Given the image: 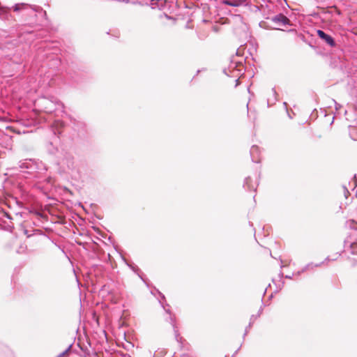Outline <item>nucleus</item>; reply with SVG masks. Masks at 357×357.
Masks as SVG:
<instances>
[{"label":"nucleus","mask_w":357,"mask_h":357,"mask_svg":"<svg viewBox=\"0 0 357 357\" xmlns=\"http://www.w3.org/2000/svg\"><path fill=\"white\" fill-rule=\"evenodd\" d=\"M271 91H272V93H273L274 95H275V94H276V91H275V90L274 89H271Z\"/></svg>","instance_id":"nucleus-9"},{"label":"nucleus","mask_w":357,"mask_h":357,"mask_svg":"<svg viewBox=\"0 0 357 357\" xmlns=\"http://www.w3.org/2000/svg\"><path fill=\"white\" fill-rule=\"evenodd\" d=\"M317 33L319 37L324 40L328 45L331 47L335 46V40L331 36L326 34L322 30H317Z\"/></svg>","instance_id":"nucleus-1"},{"label":"nucleus","mask_w":357,"mask_h":357,"mask_svg":"<svg viewBox=\"0 0 357 357\" xmlns=\"http://www.w3.org/2000/svg\"><path fill=\"white\" fill-rule=\"evenodd\" d=\"M69 349H70V347H69L68 349H66L64 352H63L62 354H61L59 356V357H61V356H64V355H65V354L68 351V350H69Z\"/></svg>","instance_id":"nucleus-7"},{"label":"nucleus","mask_w":357,"mask_h":357,"mask_svg":"<svg viewBox=\"0 0 357 357\" xmlns=\"http://www.w3.org/2000/svg\"><path fill=\"white\" fill-rule=\"evenodd\" d=\"M273 21L276 23H279L280 24L285 25V24H288L289 19L287 17H285L284 15L280 14V15L275 16L273 18Z\"/></svg>","instance_id":"nucleus-2"},{"label":"nucleus","mask_w":357,"mask_h":357,"mask_svg":"<svg viewBox=\"0 0 357 357\" xmlns=\"http://www.w3.org/2000/svg\"><path fill=\"white\" fill-rule=\"evenodd\" d=\"M258 147L257 146H252L250 149V153L251 155L253 157L254 154L257 153L258 152Z\"/></svg>","instance_id":"nucleus-5"},{"label":"nucleus","mask_w":357,"mask_h":357,"mask_svg":"<svg viewBox=\"0 0 357 357\" xmlns=\"http://www.w3.org/2000/svg\"><path fill=\"white\" fill-rule=\"evenodd\" d=\"M222 3L225 5H228L230 6L237 7L239 6L241 3L240 1L238 0H224Z\"/></svg>","instance_id":"nucleus-3"},{"label":"nucleus","mask_w":357,"mask_h":357,"mask_svg":"<svg viewBox=\"0 0 357 357\" xmlns=\"http://www.w3.org/2000/svg\"><path fill=\"white\" fill-rule=\"evenodd\" d=\"M24 6V3H17V4H15V5L14 6V7H13V10H14V11L17 12V11H19L20 10H21V9H22V8Z\"/></svg>","instance_id":"nucleus-4"},{"label":"nucleus","mask_w":357,"mask_h":357,"mask_svg":"<svg viewBox=\"0 0 357 357\" xmlns=\"http://www.w3.org/2000/svg\"><path fill=\"white\" fill-rule=\"evenodd\" d=\"M6 12V10H5V8H0V15L4 14Z\"/></svg>","instance_id":"nucleus-6"},{"label":"nucleus","mask_w":357,"mask_h":357,"mask_svg":"<svg viewBox=\"0 0 357 357\" xmlns=\"http://www.w3.org/2000/svg\"><path fill=\"white\" fill-rule=\"evenodd\" d=\"M250 178H247L245 179V184H246V185H248V182L250 181Z\"/></svg>","instance_id":"nucleus-8"},{"label":"nucleus","mask_w":357,"mask_h":357,"mask_svg":"<svg viewBox=\"0 0 357 357\" xmlns=\"http://www.w3.org/2000/svg\"><path fill=\"white\" fill-rule=\"evenodd\" d=\"M252 161H254V162H258V160H255L254 158H252Z\"/></svg>","instance_id":"nucleus-10"}]
</instances>
